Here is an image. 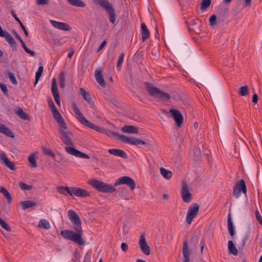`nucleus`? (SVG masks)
<instances>
[{"label":"nucleus","instance_id":"7c9ffc66","mask_svg":"<svg viewBox=\"0 0 262 262\" xmlns=\"http://www.w3.org/2000/svg\"><path fill=\"white\" fill-rule=\"evenodd\" d=\"M21 204L22 206V209L23 210H26L29 208H31L36 205V203L34 201H22L21 202Z\"/></svg>","mask_w":262,"mask_h":262},{"label":"nucleus","instance_id":"20e7f679","mask_svg":"<svg viewBox=\"0 0 262 262\" xmlns=\"http://www.w3.org/2000/svg\"><path fill=\"white\" fill-rule=\"evenodd\" d=\"M95 3L106 12L110 21L114 24L116 20L115 9L112 4L107 0H95Z\"/></svg>","mask_w":262,"mask_h":262},{"label":"nucleus","instance_id":"9b49d317","mask_svg":"<svg viewBox=\"0 0 262 262\" xmlns=\"http://www.w3.org/2000/svg\"><path fill=\"white\" fill-rule=\"evenodd\" d=\"M50 107L53 113V116L55 119L56 120V121L58 122L60 127L64 128L66 124L64 121L60 114L58 112V110L55 107L53 102L51 103V104L50 105Z\"/></svg>","mask_w":262,"mask_h":262},{"label":"nucleus","instance_id":"4be33fe9","mask_svg":"<svg viewBox=\"0 0 262 262\" xmlns=\"http://www.w3.org/2000/svg\"><path fill=\"white\" fill-rule=\"evenodd\" d=\"M108 151L110 154L115 156H118L124 159H126L127 158L126 154L123 150L120 149H109Z\"/></svg>","mask_w":262,"mask_h":262},{"label":"nucleus","instance_id":"69168bd1","mask_svg":"<svg viewBox=\"0 0 262 262\" xmlns=\"http://www.w3.org/2000/svg\"><path fill=\"white\" fill-rule=\"evenodd\" d=\"M20 43L21 44L22 47L24 48V50H25V49H26L27 47L23 40H21Z\"/></svg>","mask_w":262,"mask_h":262},{"label":"nucleus","instance_id":"a19ab883","mask_svg":"<svg viewBox=\"0 0 262 262\" xmlns=\"http://www.w3.org/2000/svg\"><path fill=\"white\" fill-rule=\"evenodd\" d=\"M248 89L247 86H242L239 89V94L241 96H246L248 94Z\"/></svg>","mask_w":262,"mask_h":262},{"label":"nucleus","instance_id":"f704fd0d","mask_svg":"<svg viewBox=\"0 0 262 262\" xmlns=\"http://www.w3.org/2000/svg\"><path fill=\"white\" fill-rule=\"evenodd\" d=\"M80 92L84 99L89 103H91V97L90 94L85 91L83 88H80Z\"/></svg>","mask_w":262,"mask_h":262},{"label":"nucleus","instance_id":"774afa93","mask_svg":"<svg viewBox=\"0 0 262 262\" xmlns=\"http://www.w3.org/2000/svg\"><path fill=\"white\" fill-rule=\"evenodd\" d=\"M5 32V31H4L1 27V26H0V36H4V33Z\"/></svg>","mask_w":262,"mask_h":262},{"label":"nucleus","instance_id":"dca6fc26","mask_svg":"<svg viewBox=\"0 0 262 262\" xmlns=\"http://www.w3.org/2000/svg\"><path fill=\"white\" fill-rule=\"evenodd\" d=\"M52 26L56 29L63 31H70L71 27L67 23L57 21L54 20H50Z\"/></svg>","mask_w":262,"mask_h":262},{"label":"nucleus","instance_id":"6ab92c4d","mask_svg":"<svg viewBox=\"0 0 262 262\" xmlns=\"http://www.w3.org/2000/svg\"><path fill=\"white\" fill-rule=\"evenodd\" d=\"M0 36L4 37L5 38V40L10 45V46L11 47L12 49L15 50L16 49L17 44L16 43V41L8 32L5 31L4 33V36Z\"/></svg>","mask_w":262,"mask_h":262},{"label":"nucleus","instance_id":"b1692460","mask_svg":"<svg viewBox=\"0 0 262 262\" xmlns=\"http://www.w3.org/2000/svg\"><path fill=\"white\" fill-rule=\"evenodd\" d=\"M141 34L142 35V41H145L149 37V31L144 23L141 25Z\"/></svg>","mask_w":262,"mask_h":262},{"label":"nucleus","instance_id":"423d86ee","mask_svg":"<svg viewBox=\"0 0 262 262\" xmlns=\"http://www.w3.org/2000/svg\"><path fill=\"white\" fill-rule=\"evenodd\" d=\"M89 184L95 189L101 192H113L116 190V188L112 185L106 184L95 179L91 180Z\"/></svg>","mask_w":262,"mask_h":262},{"label":"nucleus","instance_id":"e2e57ef3","mask_svg":"<svg viewBox=\"0 0 262 262\" xmlns=\"http://www.w3.org/2000/svg\"><path fill=\"white\" fill-rule=\"evenodd\" d=\"M74 53V50H71V51L68 53V57L69 58H71L73 56V55Z\"/></svg>","mask_w":262,"mask_h":262},{"label":"nucleus","instance_id":"9d476101","mask_svg":"<svg viewBox=\"0 0 262 262\" xmlns=\"http://www.w3.org/2000/svg\"><path fill=\"white\" fill-rule=\"evenodd\" d=\"M242 192L245 194L247 192L246 184L243 179L239 180L236 183L233 188V194L235 198L237 199L240 196Z\"/></svg>","mask_w":262,"mask_h":262},{"label":"nucleus","instance_id":"4d7b16f0","mask_svg":"<svg viewBox=\"0 0 262 262\" xmlns=\"http://www.w3.org/2000/svg\"><path fill=\"white\" fill-rule=\"evenodd\" d=\"M121 249L124 252H126V251H127L128 248L127 245L125 243H122L121 244Z\"/></svg>","mask_w":262,"mask_h":262},{"label":"nucleus","instance_id":"ddd939ff","mask_svg":"<svg viewBox=\"0 0 262 262\" xmlns=\"http://www.w3.org/2000/svg\"><path fill=\"white\" fill-rule=\"evenodd\" d=\"M188 30L190 31H193L197 34H199L201 31V24L200 23L198 24L197 22L193 18H189L186 21Z\"/></svg>","mask_w":262,"mask_h":262},{"label":"nucleus","instance_id":"1a4fd4ad","mask_svg":"<svg viewBox=\"0 0 262 262\" xmlns=\"http://www.w3.org/2000/svg\"><path fill=\"white\" fill-rule=\"evenodd\" d=\"M199 205L196 204H193L189 207L186 217V222L190 225L192 223L193 219L199 213Z\"/></svg>","mask_w":262,"mask_h":262},{"label":"nucleus","instance_id":"0e129e2a","mask_svg":"<svg viewBox=\"0 0 262 262\" xmlns=\"http://www.w3.org/2000/svg\"><path fill=\"white\" fill-rule=\"evenodd\" d=\"M251 0H244V4L247 6H249L251 4Z\"/></svg>","mask_w":262,"mask_h":262},{"label":"nucleus","instance_id":"cd10ccee","mask_svg":"<svg viewBox=\"0 0 262 262\" xmlns=\"http://www.w3.org/2000/svg\"><path fill=\"white\" fill-rule=\"evenodd\" d=\"M160 171L161 175L166 179H170L172 176V173L171 171L168 170L164 167H161L160 168Z\"/></svg>","mask_w":262,"mask_h":262},{"label":"nucleus","instance_id":"a18cd8bd","mask_svg":"<svg viewBox=\"0 0 262 262\" xmlns=\"http://www.w3.org/2000/svg\"><path fill=\"white\" fill-rule=\"evenodd\" d=\"M8 78L10 79L11 83L13 84H17V82L15 78V77L13 73H8Z\"/></svg>","mask_w":262,"mask_h":262},{"label":"nucleus","instance_id":"c85d7f7f","mask_svg":"<svg viewBox=\"0 0 262 262\" xmlns=\"http://www.w3.org/2000/svg\"><path fill=\"white\" fill-rule=\"evenodd\" d=\"M228 249L230 253L234 255H237L238 253L237 249L234 246L232 241H229L228 242Z\"/></svg>","mask_w":262,"mask_h":262},{"label":"nucleus","instance_id":"f3484780","mask_svg":"<svg viewBox=\"0 0 262 262\" xmlns=\"http://www.w3.org/2000/svg\"><path fill=\"white\" fill-rule=\"evenodd\" d=\"M181 197L183 201L185 203H189L191 200V194L189 192L188 186L183 184L181 189Z\"/></svg>","mask_w":262,"mask_h":262},{"label":"nucleus","instance_id":"ea45409f","mask_svg":"<svg viewBox=\"0 0 262 262\" xmlns=\"http://www.w3.org/2000/svg\"><path fill=\"white\" fill-rule=\"evenodd\" d=\"M28 161L31 164V166L33 168L37 167V163L35 157L33 155H31L28 157Z\"/></svg>","mask_w":262,"mask_h":262},{"label":"nucleus","instance_id":"0eeeda50","mask_svg":"<svg viewBox=\"0 0 262 262\" xmlns=\"http://www.w3.org/2000/svg\"><path fill=\"white\" fill-rule=\"evenodd\" d=\"M120 185H126L132 190H133L136 188L135 182L132 178L128 176L120 177L116 180L114 186H116Z\"/></svg>","mask_w":262,"mask_h":262},{"label":"nucleus","instance_id":"473e14b6","mask_svg":"<svg viewBox=\"0 0 262 262\" xmlns=\"http://www.w3.org/2000/svg\"><path fill=\"white\" fill-rule=\"evenodd\" d=\"M0 192L2 193L7 199L8 203H11L12 197L10 193L3 187H0Z\"/></svg>","mask_w":262,"mask_h":262},{"label":"nucleus","instance_id":"f03ea898","mask_svg":"<svg viewBox=\"0 0 262 262\" xmlns=\"http://www.w3.org/2000/svg\"><path fill=\"white\" fill-rule=\"evenodd\" d=\"M106 134L109 137L116 138L122 142L129 145L135 146L145 145L146 146H147L148 145V143L141 139L132 136H126L124 135L119 134L114 131L107 130Z\"/></svg>","mask_w":262,"mask_h":262},{"label":"nucleus","instance_id":"4468645a","mask_svg":"<svg viewBox=\"0 0 262 262\" xmlns=\"http://www.w3.org/2000/svg\"><path fill=\"white\" fill-rule=\"evenodd\" d=\"M139 245L142 252L145 255H148L150 254V250L149 246L147 245L144 234H141L140 236Z\"/></svg>","mask_w":262,"mask_h":262},{"label":"nucleus","instance_id":"5701e85b","mask_svg":"<svg viewBox=\"0 0 262 262\" xmlns=\"http://www.w3.org/2000/svg\"><path fill=\"white\" fill-rule=\"evenodd\" d=\"M123 133L128 134H138V128L133 125H124L121 128Z\"/></svg>","mask_w":262,"mask_h":262},{"label":"nucleus","instance_id":"79ce46f5","mask_svg":"<svg viewBox=\"0 0 262 262\" xmlns=\"http://www.w3.org/2000/svg\"><path fill=\"white\" fill-rule=\"evenodd\" d=\"M0 225L1 227L6 230L7 231L10 232L11 231V228L5 222L1 217H0Z\"/></svg>","mask_w":262,"mask_h":262},{"label":"nucleus","instance_id":"f257e3e1","mask_svg":"<svg viewBox=\"0 0 262 262\" xmlns=\"http://www.w3.org/2000/svg\"><path fill=\"white\" fill-rule=\"evenodd\" d=\"M68 216L70 221L72 223L73 228L75 231L63 230L60 232L61 236L66 239L71 241L80 245H83L84 241L82 238L83 231L80 217L78 214L72 209L68 211Z\"/></svg>","mask_w":262,"mask_h":262},{"label":"nucleus","instance_id":"09e8293b","mask_svg":"<svg viewBox=\"0 0 262 262\" xmlns=\"http://www.w3.org/2000/svg\"><path fill=\"white\" fill-rule=\"evenodd\" d=\"M255 216L257 221L258 222L259 224L262 226V217L258 210H256L255 212Z\"/></svg>","mask_w":262,"mask_h":262},{"label":"nucleus","instance_id":"2eb2a0df","mask_svg":"<svg viewBox=\"0 0 262 262\" xmlns=\"http://www.w3.org/2000/svg\"><path fill=\"white\" fill-rule=\"evenodd\" d=\"M169 112L170 113L172 117L175 120L177 126L178 127H180L184 121L183 117L181 113L175 109L170 110Z\"/></svg>","mask_w":262,"mask_h":262},{"label":"nucleus","instance_id":"3c124183","mask_svg":"<svg viewBox=\"0 0 262 262\" xmlns=\"http://www.w3.org/2000/svg\"><path fill=\"white\" fill-rule=\"evenodd\" d=\"M36 4L39 5H47L49 4V0H36Z\"/></svg>","mask_w":262,"mask_h":262},{"label":"nucleus","instance_id":"6e6552de","mask_svg":"<svg viewBox=\"0 0 262 262\" xmlns=\"http://www.w3.org/2000/svg\"><path fill=\"white\" fill-rule=\"evenodd\" d=\"M67 125L64 128L60 127L59 130L60 138L64 144L69 146H73V143L71 139L72 134L69 131H67Z\"/></svg>","mask_w":262,"mask_h":262},{"label":"nucleus","instance_id":"338daca9","mask_svg":"<svg viewBox=\"0 0 262 262\" xmlns=\"http://www.w3.org/2000/svg\"><path fill=\"white\" fill-rule=\"evenodd\" d=\"M19 25L20 26L21 29L24 30H25L26 28V27L24 26V25L23 24V23L20 21H19Z\"/></svg>","mask_w":262,"mask_h":262},{"label":"nucleus","instance_id":"393cba45","mask_svg":"<svg viewBox=\"0 0 262 262\" xmlns=\"http://www.w3.org/2000/svg\"><path fill=\"white\" fill-rule=\"evenodd\" d=\"M0 133L5 135L6 136L14 138V134L5 125L0 124Z\"/></svg>","mask_w":262,"mask_h":262},{"label":"nucleus","instance_id":"6e6d98bb","mask_svg":"<svg viewBox=\"0 0 262 262\" xmlns=\"http://www.w3.org/2000/svg\"><path fill=\"white\" fill-rule=\"evenodd\" d=\"M205 242L204 239H202L200 242V250L202 254H203L204 246H205Z\"/></svg>","mask_w":262,"mask_h":262},{"label":"nucleus","instance_id":"49530a36","mask_svg":"<svg viewBox=\"0 0 262 262\" xmlns=\"http://www.w3.org/2000/svg\"><path fill=\"white\" fill-rule=\"evenodd\" d=\"M59 84L60 87L62 89H63L65 87L66 85V80L64 76H61L59 78Z\"/></svg>","mask_w":262,"mask_h":262},{"label":"nucleus","instance_id":"5fc2aeb1","mask_svg":"<svg viewBox=\"0 0 262 262\" xmlns=\"http://www.w3.org/2000/svg\"><path fill=\"white\" fill-rule=\"evenodd\" d=\"M53 97H54V98L55 101L56 102V103L58 105H60V101L59 95V94H56V95H53Z\"/></svg>","mask_w":262,"mask_h":262},{"label":"nucleus","instance_id":"a211bd4d","mask_svg":"<svg viewBox=\"0 0 262 262\" xmlns=\"http://www.w3.org/2000/svg\"><path fill=\"white\" fill-rule=\"evenodd\" d=\"M0 162L2 164L8 167L11 170H14L15 169L14 164L8 160L4 152L0 154Z\"/></svg>","mask_w":262,"mask_h":262},{"label":"nucleus","instance_id":"2f4dec72","mask_svg":"<svg viewBox=\"0 0 262 262\" xmlns=\"http://www.w3.org/2000/svg\"><path fill=\"white\" fill-rule=\"evenodd\" d=\"M38 226L46 230H49L51 228L49 222L46 219H41L39 222Z\"/></svg>","mask_w":262,"mask_h":262},{"label":"nucleus","instance_id":"680f3d73","mask_svg":"<svg viewBox=\"0 0 262 262\" xmlns=\"http://www.w3.org/2000/svg\"><path fill=\"white\" fill-rule=\"evenodd\" d=\"M11 13L12 14V16L14 18V19L16 20V21H17L18 23L20 21V20L19 19V18L16 16V14L13 10L11 11Z\"/></svg>","mask_w":262,"mask_h":262},{"label":"nucleus","instance_id":"603ef678","mask_svg":"<svg viewBox=\"0 0 262 262\" xmlns=\"http://www.w3.org/2000/svg\"><path fill=\"white\" fill-rule=\"evenodd\" d=\"M43 151L46 155H47L51 157H54L55 156L54 154L51 150H50L48 148L44 149Z\"/></svg>","mask_w":262,"mask_h":262},{"label":"nucleus","instance_id":"a878e982","mask_svg":"<svg viewBox=\"0 0 262 262\" xmlns=\"http://www.w3.org/2000/svg\"><path fill=\"white\" fill-rule=\"evenodd\" d=\"M83 125H84L90 128H92L96 131H99L100 128L97 125H95L94 123L88 121L85 118H83V120L80 122Z\"/></svg>","mask_w":262,"mask_h":262},{"label":"nucleus","instance_id":"bf43d9fd","mask_svg":"<svg viewBox=\"0 0 262 262\" xmlns=\"http://www.w3.org/2000/svg\"><path fill=\"white\" fill-rule=\"evenodd\" d=\"M106 44V40H104L101 43V45L99 47L98 49H97V52L100 51L103 48V47L105 46Z\"/></svg>","mask_w":262,"mask_h":262},{"label":"nucleus","instance_id":"c756f323","mask_svg":"<svg viewBox=\"0 0 262 262\" xmlns=\"http://www.w3.org/2000/svg\"><path fill=\"white\" fill-rule=\"evenodd\" d=\"M72 106L73 112L75 113V114L77 116V118L80 122H81L85 117L81 113L80 111H79V108H78V107L77 106L76 104L75 103H73Z\"/></svg>","mask_w":262,"mask_h":262},{"label":"nucleus","instance_id":"7ed1b4c3","mask_svg":"<svg viewBox=\"0 0 262 262\" xmlns=\"http://www.w3.org/2000/svg\"><path fill=\"white\" fill-rule=\"evenodd\" d=\"M58 192L62 194H69L71 196H75L80 198H85L90 195V193L87 190L78 188L68 186H60L57 188Z\"/></svg>","mask_w":262,"mask_h":262},{"label":"nucleus","instance_id":"052dcab7","mask_svg":"<svg viewBox=\"0 0 262 262\" xmlns=\"http://www.w3.org/2000/svg\"><path fill=\"white\" fill-rule=\"evenodd\" d=\"M258 101V96L257 94L254 93L252 97V102L254 103H256Z\"/></svg>","mask_w":262,"mask_h":262},{"label":"nucleus","instance_id":"c9c22d12","mask_svg":"<svg viewBox=\"0 0 262 262\" xmlns=\"http://www.w3.org/2000/svg\"><path fill=\"white\" fill-rule=\"evenodd\" d=\"M67 1L72 6L84 7H85V4L81 0H67Z\"/></svg>","mask_w":262,"mask_h":262},{"label":"nucleus","instance_id":"37998d69","mask_svg":"<svg viewBox=\"0 0 262 262\" xmlns=\"http://www.w3.org/2000/svg\"><path fill=\"white\" fill-rule=\"evenodd\" d=\"M211 4L210 0H203L201 4V9L204 10L207 8H209Z\"/></svg>","mask_w":262,"mask_h":262},{"label":"nucleus","instance_id":"bb28decb","mask_svg":"<svg viewBox=\"0 0 262 262\" xmlns=\"http://www.w3.org/2000/svg\"><path fill=\"white\" fill-rule=\"evenodd\" d=\"M227 226H228V230L230 235L231 236H233L235 234V231H234V228L233 226V224L230 214H229L228 217Z\"/></svg>","mask_w":262,"mask_h":262},{"label":"nucleus","instance_id":"c03bdc74","mask_svg":"<svg viewBox=\"0 0 262 262\" xmlns=\"http://www.w3.org/2000/svg\"><path fill=\"white\" fill-rule=\"evenodd\" d=\"M20 189L23 190H30L32 187L31 185H27L24 183L21 182L19 184Z\"/></svg>","mask_w":262,"mask_h":262},{"label":"nucleus","instance_id":"aec40b11","mask_svg":"<svg viewBox=\"0 0 262 262\" xmlns=\"http://www.w3.org/2000/svg\"><path fill=\"white\" fill-rule=\"evenodd\" d=\"M183 254L184 258L183 262H189L190 261V252L188 248V243L185 241L183 245Z\"/></svg>","mask_w":262,"mask_h":262},{"label":"nucleus","instance_id":"e433bc0d","mask_svg":"<svg viewBox=\"0 0 262 262\" xmlns=\"http://www.w3.org/2000/svg\"><path fill=\"white\" fill-rule=\"evenodd\" d=\"M16 114L21 119L27 120L29 118V116L27 114L24 112V111L19 108L15 112Z\"/></svg>","mask_w":262,"mask_h":262},{"label":"nucleus","instance_id":"4c0bfd02","mask_svg":"<svg viewBox=\"0 0 262 262\" xmlns=\"http://www.w3.org/2000/svg\"><path fill=\"white\" fill-rule=\"evenodd\" d=\"M51 91L53 95L59 94L55 78H53L52 80Z\"/></svg>","mask_w":262,"mask_h":262},{"label":"nucleus","instance_id":"13d9d810","mask_svg":"<svg viewBox=\"0 0 262 262\" xmlns=\"http://www.w3.org/2000/svg\"><path fill=\"white\" fill-rule=\"evenodd\" d=\"M25 51H26V52H27L28 54H29L31 56H35V53L34 51H32L31 50H30L29 49H28V48H27L26 49H25Z\"/></svg>","mask_w":262,"mask_h":262},{"label":"nucleus","instance_id":"39448f33","mask_svg":"<svg viewBox=\"0 0 262 262\" xmlns=\"http://www.w3.org/2000/svg\"><path fill=\"white\" fill-rule=\"evenodd\" d=\"M146 89L148 94L152 97L163 100H168L171 98L169 94L164 92L149 83L146 84Z\"/></svg>","mask_w":262,"mask_h":262},{"label":"nucleus","instance_id":"72a5a7b5","mask_svg":"<svg viewBox=\"0 0 262 262\" xmlns=\"http://www.w3.org/2000/svg\"><path fill=\"white\" fill-rule=\"evenodd\" d=\"M40 66L38 67L37 71L35 73V80L34 82V85H35L37 83L39 78H40L41 74L43 72V68L42 66V64L40 63Z\"/></svg>","mask_w":262,"mask_h":262},{"label":"nucleus","instance_id":"412c9836","mask_svg":"<svg viewBox=\"0 0 262 262\" xmlns=\"http://www.w3.org/2000/svg\"><path fill=\"white\" fill-rule=\"evenodd\" d=\"M95 76L97 82L103 88L105 87L106 83L102 75L101 70L97 69L95 72Z\"/></svg>","mask_w":262,"mask_h":262},{"label":"nucleus","instance_id":"58836bf2","mask_svg":"<svg viewBox=\"0 0 262 262\" xmlns=\"http://www.w3.org/2000/svg\"><path fill=\"white\" fill-rule=\"evenodd\" d=\"M124 57V53H121L119 57V58L118 59L117 63V68L118 70H120L121 65L123 62Z\"/></svg>","mask_w":262,"mask_h":262},{"label":"nucleus","instance_id":"f8f14e48","mask_svg":"<svg viewBox=\"0 0 262 262\" xmlns=\"http://www.w3.org/2000/svg\"><path fill=\"white\" fill-rule=\"evenodd\" d=\"M64 149H65L66 151L68 154H69L71 155L74 156L76 157L86 159H90V156L89 155L81 152L80 151L74 148L73 147H70L68 146H66L64 147Z\"/></svg>","mask_w":262,"mask_h":262},{"label":"nucleus","instance_id":"8fccbe9b","mask_svg":"<svg viewBox=\"0 0 262 262\" xmlns=\"http://www.w3.org/2000/svg\"><path fill=\"white\" fill-rule=\"evenodd\" d=\"M0 89L4 94V95H7L8 94L7 88L5 84L3 83H0Z\"/></svg>","mask_w":262,"mask_h":262},{"label":"nucleus","instance_id":"de8ad7c7","mask_svg":"<svg viewBox=\"0 0 262 262\" xmlns=\"http://www.w3.org/2000/svg\"><path fill=\"white\" fill-rule=\"evenodd\" d=\"M216 16L215 15H212L209 18V24L211 26H214L216 24Z\"/></svg>","mask_w":262,"mask_h":262},{"label":"nucleus","instance_id":"864d4df0","mask_svg":"<svg viewBox=\"0 0 262 262\" xmlns=\"http://www.w3.org/2000/svg\"><path fill=\"white\" fill-rule=\"evenodd\" d=\"M91 258V254L89 253H87L84 256L83 262H90Z\"/></svg>","mask_w":262,"mask_h":262}]
</instances>
